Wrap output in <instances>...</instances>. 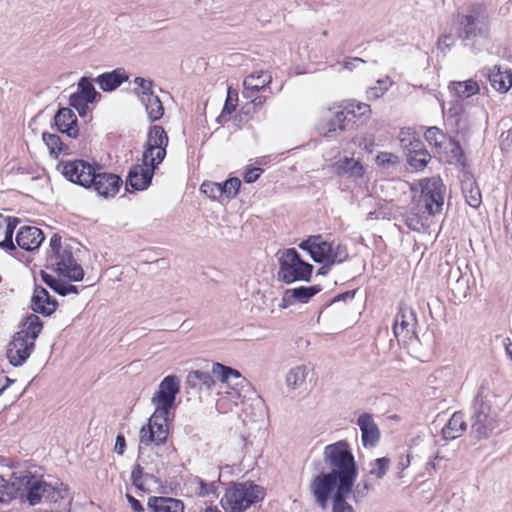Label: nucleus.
<instances>
[{
    "label": "nucleus",
    "instance_id": "f257e3e1",
    "mask_svg": "<svg viewBox=\"0 0 512 512\" xmlns=\"http://www.w3.org/2000/svg\"><path fill=\"white\" fill-rule=\"evenodd\" d=\"M323 461L329 471H321L313 477L309 486L325 494L340 485H352L358 476L355 457L346 441H337L324 448Z\"/></svg>",
    "mask_w": 512,
    "mask_h": 512
},
{
    "label": "nucleus",
    "instance_id": "f03ea898",
    "mask_svg": "<svg viewBox=\"0 0 512 512\" xmlns=\"http://www.w3.org/2000/svg\"><path fill=\"white\" fill-rule=\"evenodd\" d=\"M457 39L474 54L488 49L490 18L484 5L474 3L459 10L455 17Z\"/></svg>",
    "mask_w": 512,
    "mask_h": 512
},
{
    "label": "nucleus",
    "instance_id": "7ed1b4c3",
    "mask_svg": "<svg viewBox=\"0 0 512 512\" xmlns=\"http://www.w3.org/2000/svg\"><path fill=\"white\" fill-rule=\"evenodd\" d=\"M497 398L484 380L469 408L471 435L478 441L490 437L500 425L501 408L496 404Z\"/></svg>",
    "mask_w": 512,
    "mask_h": 512
},
{
    "label": "nucleus",
    "instance_id": "20e7f679",
    "mask_svg": "<svg viewBox=\"0 0 512 512\" xmlns=\"http://www.w3.org/2000/svg\"><path fill=\"white\" fill-rule=\"evenodd\" d=\"M265 489L252 482L237 483L226 489L221 505L226 512H244L250 506L262 501Z\"/></svg>",
    "mask_w": 512,
    "mask_h": 512
},
{
    "label": "nucleus",
    "instance_id": "39448f33",
    "mask_svg": "<svg viewBox=\"0 0 512 512\" xmlns=\"http://www.w3.org/2000/svg\"><path fill=\"white\" fill-rule=\"evenodd\" d=\"M277 279L285 284L297 281L309 282L314 266L302 259L295 248L286 249L279 257Z\"/></svg>",
    "mask_w": 512,
    "mask_h": 512
},
{
    "label": "nucleus",
    "instance_id": "423d86ee",
    "mask_svg": "<svg viewBox=\"0 0 512 512\" xmlns=\"http://www.w3.org/2000/svg\"><path fill=\"white\" fill-rule=\"evenodd\" d=\"M356 124L354 108L339 111L329 110L317 124L318 133L326 138H336L341 133L353 130Z\"/></svg>",
    "mask_w": 512,
    "mask_h": 512
},
{
    "label": "nucleus",
    "instance_id": "0eeeda50",
    "mask_svg": "<svg viewBox=\"0 0 512 512\" xmlns=\"http://www.w3.org/2000/svg\"><path fill=\"white\" fill-rule=\"evenodd\" d=\"M169 415L170 411L155 409L148 419V423L140 429V443L145 446L152 444L160 446L166 443L169 434Z\"/></svg>",
    "mask_w": 512,
    "mask_h": 512
},
{
    "label": "nucleus",
    "instance_id": "6e6552de",
    "mask_svg": "<svg viewBox=\"0 0 512 512\" xmlns=\"http://www.w3.org/2000/svg\"><path fill=\"white\" fill-rule=\"evenodd\" d=\"M352 485H340L331 488L328 493H322L316 490V486H309V491L313 496L315 504L325 509L331 502V512H355L353 506L348 503Z\"/></svg>",
    "mask_w": 512,
    "mask_h": 512
},
{
    "label": "nucleus",
    "instance_id": "1a4fd4ad",
    "mask_svg": "<svg viewBox=\"0 0 512 512\" xmlns=\"http://www.w3.org/2000/svg\"><path fill=\"white\" fill-rule=\"evenodd\" d=\"M46 261V267L48 269L70 281H81L84 277V270L82 266L77 263L70 247L56 252V254H48Z\"/></svg>",
    "mask_w": 512,
    "mask_h": 512
},
{
    "label": "nucleus",
    "instance_id": "9d476101",
    "mask_svg": "<svg viewBox=\"0 0 512 512\" xmlns=\"http://www.w3.org/2000/svg\"><path fill=\"white\" fill-rule=\"evenodd\" d=\"M421 194L418 206L431 215L442 211L444 204V184L440 178H426L420 181Z\"/></svg>",
    "mask_w": 512,
    "mask_h": 512
},
{
    "label": "nucleus",
    "instance_id": "9b49d317",
    "mask_svg": "<svg viewBox=\"0 0 512 512\" xmlns=\"http://www.w3.org/2000/svg\"><path fill=\"white\" fill-rule=\"evenodd\" d=\"M99 164L83 160L74 159L69 161H60L57 164V170L71 183L89 188V178H92Z\"/></svg>",
    "mask_w": 512,
    "mask_h": 512
},
{
    "label": "nucleus",
    "instance_id": "f8f14e48",
    "mask_svg": "<svg viewBox=\"0 0 512 512\" xmlns=\"http://www.w3.org/2000/svg\"><path fill=\"white\" fill-rule=\"evenodd\" d=\"M180 391V381L176 375L166 376L159 384L151 402L159 411H170L175 406L176 396Z\"/></svg>",
    "mask_w": 512,
    "mask_h": 512
},
{
    "label": "nucleus",
    "instance_id": "ddd939ff",
    "mask_svg": "<svg viewBox=\"0 0 512 512\" xmlns=\"http://www.w3.org/2000/svg\"><path fill=\"white\" fill-rule=\"evenodd\" d=\"M102 167L95 170L92 178H89L90 190L95 191L99 196L104 198L114 197L123 184L121 177L114 173L102 172Z\"/></svg>",
    "mask_w": 512,
    "mask_h": 512
},
{
    "label": "nucleus",
    "instance_id": "4468645a",
    "mask_svg": "<svg viewBox=\"0 0 512 512\" xmlns=\"http://www.w3.org/2000/svg\"><path fill=\"white\" fill-rule=\"evenodd\" d=\"M22 334H14L7 346V359L14 367L22 366L35 349V343L22 338Z\"/></svg>",
    "mask_w": 512,
    "mask_h": 512
},
{
    "label": "nucleus",
    "instance_id": "2eb2a0df",
    "mask_svg": "<svg viewBox=\"0 0 512 512\" xmlns=\"http://www.w3.org/2000/svg\"><path fill=\"white\" fill-rule=\"evenodd\" d=\"M215 385V380L209 372L192 370L187 374L185 389L188 394L201 395L210 394Z\"/></svg>",
    "mask_w": 512,
    "mask_h": 512
},
{
    "label": "nucleus",
    "instance_id": "dca6fc26",
    "mask_svg": "<svg viewBox=\"0 0 512 512\" xmlns=\"http://www.w3.org/2000/svg\"><path fill=\"white\" fill-rule=\"evenodd\" d=\"M470 275L460 267H450L447 273V285L456 300L461 301L469 295Z\"/></svg>",
    "mask_w": 512,
    "mask_h": 512
},
{
    "label": "nucleus",
    "instance_id": "f3484780",
    "mask_svg": "<svg viewBox=\"0 0 512 512\" xmlns=\"http://www.w3.org/2000/svg\"><path fill=\"white\" fill-rule=\"evenodd\" d=\"M58 302L49 292L40 285H35L31 298L30 308L44 317L51 316L57 309Z\"/></svg>",
    "mask_w": 512,
    "mask_h": 512
},
{
    "label": "nucleus",
    "instance_id": "a211bd4d",
    "mask_svg": "<svg viewBox=\"0 0 512 512\" xmlns=\"http://www.w3.org/2000/svg\"><path fill=\"white\" fill-rule=\"evenodd\" d=\"M45 239L41 229L36 226H21L16 233V245L28 252L37 250Z\"/></svg>",
    "mask_w": 512,
    "mask_h": 512
},
{
    "label": "nucleus",
    "instance_id": "6ab92c4d",
    "mask_svg": "<svg viewBox=\"0 0 512 512\" xmlns=\"http://www.w3.org/2000/svg\"><path fill=\"white\" fill-rule=\"evenodd\" d=\"M56 130L69 138L76 139L79 135L78 119L71 108H59L54 115Z\"/></svg>",
    "mask_w": 512,
    "mask_h": 512
},
{
    "label": "nucleus",
    "instance_id": "aec40b11",
    "mask_svg": "<svg viewBox=\"0 0 512 512\" xmlns=\"http://www.w3.org/2000/svg\"><path fill=\"white\" fill-rule=\"evenodd\" d=\"M322 290L320 285L299 286L283 292L280 307L287 308L296 303H308Z\"/></svg>",
    "mask_w": 512,
    "mask_h": 512
},
{
    "label": "nucleus",
    "instance_id": "412c9836",
    "mask_svg": "<svg viewBox=\"0 0 512 512\" xmlns=\"http://www.w3.org/2000/svg\"><path fill=\"white\" fill-rule=\"evenodd\" d=\"M146 143L157 149L154 160H151L152 163L161 164L166 157V149L169 143V138L165 129L160 125L150 126L147 133Z\"/></svg>",
    "mask_w": 512,
    "mask_h": 512
},
{
    "label": "nucleus",
    "instance_id": "4be33fe9",
    "mask_svg": "<svg viewBox=\"0 0 512 512\" xmlns=\"http://www.w3.org/2000/svg\"><path fill=\"white\" fill-rule=\"evenodd\" d=\"M357 425L361 431L362 444L366 448H373L380 441V430L369 413L361 414L357 419Z\"/></svg>",
    "mask_w": 512,
    "mask_h": 512
},
{
    "label": "nucleus",
    "instance_id": "5701e85b",
    "mask_svg": "<svg viewBox=\"0 0 512 512\" xmlns=\"http://www.w3.org/2000/svg\"><path fill=\"white\" fill-rule=\"evenodd\" d=\"M154 174L153 168L139 164L133 165L126 177V186H130L135 191L146 190L151 185Z\"/></svg>",
    "mask_w": 512,
    "mask_h": 512
},
{
    "label": "nucleus",
    "instance_id": "b1692460",
    "mask_svg": "<svg viewBox=\"0 0 512 512\" xmlns=\"http://www.w3.org/2000/svg\"><path fill=\"white\" fill-rule=\"evenodd\" d=\"M432 216L426 210L416 205L405 215V224L413 231L426 232L431 225Z\"/></svg>",
    "mask_w": 512,
    "mask_h": 512
},
{
    "label": "nucleus",
    "instance_id": "393cba45",
    "mask_svg": "<svg viewBox=\"0 0 512 512\" xmlns=\"http://www.w3.org/2000/svg\"><path fill=\"white\" fill-rule=\"evenodd\" d=\"M417 324V318L415 311L407 306H400L399 311L396 314L393 331L396 337L399 336L400 330L401 332L406 331L407 333H414V328Z\"/></svg>",
    "mask_w": 512,
    "mask_h": 512
},
{
    "label": "nucleus",
    "instance_id": "a878e982",
    "mask_svg": "<svg viewBox=\"0 0 512 512\" xmlns=\"http://www.w3.org/2000/svg\"><path fill=\"white\" fill-rule=\"evenodd\" d=\"M272 81V77L263 71H257L247 76L243 81V94L246 98H251L260 90L266 88Z\"/></svg>",
    "mask_w": 512,
    "mask_h": 512
},
{
    "label": "nucleus",
    "instance_id": "bb28decb",
    "mask_svg": "<svg viewBox=\"0 0 512 512\" xmlns=\"http://www.w3.org/2000/svg\"><path fill=\"white\" fill-rule=\"evenodd\" d=\"M124 69L117 68L110 72L100 74L95 81L104 92H112L128 80Z\"/></svg>",
    "mask_w": 512,
    "mask_h": 512
},
{
    "label": "nucleus",
    "instance_id": "cd10ccee",
    "mask_svg": "<svg viewBox=\"0 0 512 512\" xmlns=\"http://www.w3.org/2000/svg\"><path fill=\"white\" fill-rule=\"evenodd\" d=\"M147 506L150 512H184L183 502L172 497H150Z\"/></svg>",
    "mask_w": 512,
    "mask_h": 512
},
{
    "label": "nucleus",
    "instance_id": "c85d7f7f",
    "mask_svg": "<svg viewBox=\"0 0 512 512\" xmlns=\"http://www.w3.org/2000/svg\"><path fill=\"white\" fill-rule=\"evenodd\" d=\"M467 429L464 414L461 411L453 413L448 422L442 428V436L445 440H454L460 437Z\"/></svg>",
    "mask_w": 512,
    "mask_h": 512
},
{
    "label": "nucleus",
    "instance_id": "c756f323",
    "mask_svg": "<svg viewBox=\"0 0 512 512\" xmlns=\"http://www.w3.org/2000/svg\"><path fill=\"white\" fill-rule=\"evenodd\" d=\"M21 330L15 334H22V338L35 343L43 329V322L34 313L27 315L20 324Z\"/></svg>",
    "mask_w": 512,
    "mask_h": 512
},
{
    "label": "nucleus",
    "instance_id": "7c9ffc66",
    "mask_svg": "<svg viewBox=\"0 0 512 512\" xmlns=\"http://www.w3.org/2000/svg\"><path fill=\"white\" fill-rule=\"evenodd\" d=\"M132 484L142 492H150L151 484H159L160 480L151 472H145L140 464H135L131 472Z\"/></svg>",
    "mask_w": 512,
    "mask_h": 512
},
{
    "label": "nucleus",
    "instance_id": "2f4dec72",
    "mask_svg": "<svg viewBox=\"0 0 512 512\" xmlns=\"http://www.w3.org/2000/svg\"><path fill=\"white\" fill-rule=\"evenodd\" d=\"M33 474L30 472H20L19 475L13 473L11 477L13 499H19L22 502L26 501L27 494L32 484Z\"/></svg>",
    "mask_w": 512,
    "mask_h": 512
},
{
    "label": "nucleus",
    "instance_id": "473e14b6",
    "mask_svg": "<svg viewBox=\"0 0 512 512\" xmlns=\"http://www.w3.org/2000/svg\"><path fill=\"white\" fill-rule=\"evenodd\" d=\"M491 86L498 92L506 93L512 86L510 70L501 71L500 66H494L488 74Z\"/></svg>",
    "mask_w": 512,
    "mask_h": 512
},
{
    "label": "nucleus",
    "instance_id": "72a5a7b5",
    "mask_svg": "<svg viewBox=\"0 0 512 512\" xmlns=\"http://www.w3.org/2000/svg\"><path fill=\"white\" fill-rule=\"evenodd\" d=\"M462 193L470 207L476 209L481 205V192L472 175H465V179L462 181Z\"/></svg>",
    "mask_w": 512,
    "mask_h": 512
},
{
    "label": "nucleus",
    "instance_id": "f704fd0d",
    "mask_svg": "<svg viewBox=\"0 0 512 512\" xmlns=\"http://www.w3.org/2000/svg\"><path fill=\"white\" fill-rule=\"evenodd\" d=\"M336 174L339 176H349L361 178L364 174V168L361 163L354 158L344 157L335 164Z\"/></svg>",
    "mask_w": 512,
    "mask_h": 512
},
{
    "label": "nucleus",
    "instance_id": "c9c22d12",
    "mask_svg": "<svg viewBox=\"0 0 512 512\" xmlns=\"http://www.w3.org/2000/svg\"><path fill=\"white\" fill-rule=\"evenodd\" d=\"M6 221L3 223L2 240L0 248L7 251H15L16 244L13 241V235L16 227L20 223V219L12 216H5Z\"/></svg>",
    "mask_w": 512,
    "mask_h": 512
},
{
    "label": "nucleus",
    "instance_id": "e433bc0d",
    "mask_svg": "<svg viewBox=\"0 0 512 512\" xmlns=\"http://www.w3.org/2000/svg\"><path fill=\"white\" fill-rule=\"evenodd\" d=\"M449 89L455 94L457 99L464 100L479 93L480 87L476 81L468 79L465 81L451 82Z\"/></svg>",
    "mask_w": 512,
    "mask_h": 512
},
{
    "label": "nucleus",
    "instance_id": "4c0bfd02",
    "mask_svg": "<svg viewBox=\"0 0 512 512\" xmlns=\"http://www.w3.org/2000/svg\"><path fill=\"white\" fill-rule=\"evenodd\" d=\"M42 139L49 149L50 156L53 158H58L61 153L65 155L70 154V147L61 140L59 135L44 132Z\"/></svg>",
    "mask_w": 512,
    "mask_h": 512
},
{
    "label": "nucleus",
    "instance_id": "58836bf2",
    "mask_svg": "<svg viewBox=\"0 0 512 512\" xmlns=\"http://www.w3.org/2000/svg\"><path fill=\"white\" fill-rule=\"evenodd\" d=\"M144 98V101H141V103L145 106V110L150 122H156L160 120L164 114V107L160 98L155 94L149 96L148 98Z\"/></svg>",
    "mask_w": 512,
    "mask_h": 512
},
{
    "label": "nucleus",
    "instance_id": "ea45409f",
    "mask_svg": "<svg viewBox=\"0 0 512 512\" xmlns=\"http://www.w3.org/2000/svg\"><path fill=\"white\" fill-rule=\"evenodd\" d=\"M81 98H85L86 102L94 103L101 98V94L96 91L91 78L83 76L78 81V91L73 93Z\"/></svg>",
    "mask_w": 512,
    "mask_h": 512
},
{
    "label": "nucleus",
    "instance_id": "a19ab883",
    "mask_svg": "<svg viewBox=\"0 0 512 512\" xmlns=\"http://www.w3.org/2000/svg\"><path fill=\"white\" fill-rule=\"evenodd\" d=\"M302 250L307 252L314 262L324 263L325 261H330L332 243H320V245H315L311 248H305Z\"/></svg>",
    "mask_w": 512,
    "mask_h": 512
},
{
    "label": "nucleus",
    "instance_id": "79ce46f5",
    "mask_svg": "<svg viewBox=\"0 0 512 512\" xmlns=\"http://www.w3.org/2000/svg\"><path fill=\"white\" fill-rule=\"evenodd\" d=\"M46 482L41 478L33 475L32 484H30V488L27 494V498L25 502H28L29 505L34 506L38 504L43 498V493H45Z\"/></svg>",
    "mask_w": 512,
    "mask_h": 512
},
{
    "label": "nucleus",
    "instance_id": "37998d69",
    "mask_svg": "<svg viewBox=\"0 0 512 512\" xmlns=\"http://www.w3.org/2000/svg\"><path fill=\"white\" fill-rule=\"evenodd\" d=\"M68 496V487L64 483H56L52 485L46 482L45 493L43 498L50 502H57L60 499H65Z\"/></svg>",
    "mask_w": 512,
    "mask_h": 512
},
{
    "label": "nucleus",
    "instance_id": "c03bdc74",
    "mask_svg": "<svg viewBox=\"0 0 512 512\" xmlns=\"http://www.w3.org/2000/svg\"><path fill=\"white\" fill-rule=\"evenodd\" d=\"M307 376L306 366H297L292 368L286 375V384L288 387L295 389L304 383Z\"/></svg>",
    "mask_w": 512,
    "mask_h": 512
},
{
    "label": "nucleus",
    "instance_id": "a18cd8bd",
    "mask_svg": "<svg viewBox=\"0 0 512 512\" xmlns=\"http://www.w3.org/2000/svg\"><path fill=\"white\" fill-rule=\"evenodd\" d=\"M134 84L137 85V89L134 93L137 95L140 101H144V97H149L154 94L153 86L154 82L151 79H145L143 77H135L133 80Z\"/></svg>",
    "mask_w": 512,
    "mask_h": 512
},
{
    "label": "nucleus",
    "instance_id": "49530a36",
    "mask_svg": "<svg viewBox=\"0 0 512 512\" xmlns=\"http://www.w3.org/2000/svg\"><path fill=\"white\" fill-rule=\"evenodd\" d=\"M390 465V459L388 457H381L370 462L369 476H374L376 479H382Z\"/></svg>",
    "mask_w": 512,
    "mask_h": 512
},
{
    "label": "nucleus",
    "instance_id": "de8ad7c7",
    "mask_svg": "<svg viewBox=\"0 0 512 512\" xmlns=\"http://www.w3.org/2000/svg\"><path fill=\"white\" fill-rule=\"evenodd\" d=\"M406 160L410 167L420 171L427 166L431 160V155L429 152L406 153Z\"/></svg>",
    "mask_w": 512,
    "mask_h": 512
},
{
    "label": "nucleus",
    "instance_id": "09e8293b",
    "mask_svg": "<svg viewBox=\"0 0 512 512\" xmlns=\"http://www.w3.org/2000/svg\"><path fill=\"white\" fill-rule=\"evenodd\" d=\"M40 277L41 280L55 293H57L60 296H63L64 288H65V280H62L60 278H56L55 276L47 273L44 270L40 271Z\"/></svg>",
    "mask_w": 512,
    "mask_h": 512
},
{
    "label": "nucleus",
    "instance_id": "8fccbe9b",
    "mask_svg": "<svg viewBox=\"0 0 512 512\" xmlns=\"http://www.w3.org/2000/svg\"><path fill=\"white\" fill-rule=\"evenodd\" d=\"M352 490L350 492V495L352 496V499L354 502L359 503L361 502L365 497H367L369 491L372 489V485L368 482L367 479H362L357 484L352 483Z\"/></svg>",
    "mask_w": 512,
    "mask_h": 512
},
{
    "label": "nucleus",
    "instance_id": "3c124183",
    "mask_svg": "<svg viewBox=\"0 0 512 512\" xmlns=\"http://www.w3.org/2000/svg\"><path fill=\"white\" fill-rule=\"evenodd\" d=\"M241 181L237 177H230L221 183L222 194L228 199H233L239 193Z\"/></svg>",
    "mask_w": 512,
    "mask_h": 512
},
{
    "label": "nucleus",
    "instance_id": "603ef678",
    "mask_svg": "<svg viewBox=\"0 0 512 512\" xmlns=\"http://www.w3.org/2000/svg\"><path fill=\"white\" fill-rule=\"evenodd\" d=\"M450 145L451 149L449 152L448 162L451 164L456 163L465 166L466 157L460 143L457 140L450 138Z\"/></svg>",
    "mask_w": 512,
    "mask_h": 512
},
{
    "label": "nucleus",
    "instance_id": "864d4df0",
    "mask_svg": "<svg viewBox=\"0 0 512 512\" xmlns=\"http://www.w3.org/2000/svg\"><path fill=\"white\" fill-rule=\"evenodd\" d=\"M391 85V82L389 78L385 79H379L377 81V85L370 87L367 91V99L368 100H376L384 95V93L388 90L389 86Z\"/></svg>",
    "mask_w": 512,
    "mask_h": 512
},
{
    "label": "nucleus",
    "instance_id": "5fc2aeb1",
    "mask_svg": "<svg viewBox=\"0 0 512 512\" xmlns=\"http://www.w3.org/2000/svg\"><path fill=\"white\" fill-rule=\"evenodd\" d=\"M200 191L211 199H218L223 196L221 183L204 181L200 187Z\"/></svg>",
    "mask_w": 512,
    "mask_h": 512
},
{
    "label": "nucleus",
    "instance_id": "6e6d98bb",
    "mask_svg": "<svg viewBox=\"0 0 512 512\" xmlns=\"http://www.w3.org/2000/svg\"><path fill=\"white\" fill-rule=\"evenodd\" d=\"M231 367L223 365L221 363H214L212 367V376L217 378L223 383L232 384L230 379Z\"/></svg>",
    "mask_w": 512,
    "mask_h": 512
},
{
    "label": "nucleus",
    "instance_id": "4d7b16f0",
    "mask_svg": "<svg viewBox=\"0 0 512 512\" xmlns=\"http://www.w3.org/2000/svg\"><path fill=\"white\" fill-rule=\"evenodd\" d=\"M424 137L430 145H434L435 147H441L442 140L445 139V135L435 126L427 128Z\"/></svg>",
    "mask_w": 512,
    "mask_h": 512
},
{
    "label": "nucleus",
    "instance_id": "13d9d810",
    "mask_svg": "<svg viewBox=\"0 0 512 512\" xmlns=\"http://www.w3.org/2000/svg\"><path fill=\"white\" fill-rule=\"evenodd\" d=\"M12 484L11 480L8 481L4 479L2 475H0V504L1 503H9L13 500V492H12Z\"/></svg>",
    "mask_w": 512,
    "mask_h": 512
},
{
    "label": "nucleus",
    "instance_id": "bf43d9fd",
    "mask_svg": "<svg viewBox=\"0 0 512 512\" xmlns=\"http://www.w3.org/2000/svg\"><path fill=\"white\" fill-rule=\"evenodd\" d=\"M85 98L71 94L69 97V106L77 110L80 117H85L88 111V104Z\"/></svg>",
    "mask_w": 512,
    "mask_h": 512
},
{
    "label": "nucleus",
    "instance_id": "052dcab7",
    "mask_svg": "<svg viewBox=\"0 0 512 512\" xmlns=\"http://www.w3.org/2000/svg\"><path fill=\"white\" fill-rule=\"evenodd\" d=\"M154 152L156 153L157 149L145 142L144 151L142 154V164L141 165H143L144 167H147V168H153V171H156V169H158V166L160 164L152 163L151 160L152 159L154 160V158H155Z\"/></svg>",
    "mask_w": 512,
    "mask_h": 512
},
{
    "label": "nucleus",
    "instance_id": "680f3d73",
    "mask_svg": "<svg viewBox=\"0 0 512 512\" xmlns=\"http://www.w3.org/2000/svg\"><path fill=\"white\" fill-rule=\"evenodd\" d=\"M348 250L347 247L343 244H338L336 247L332 246V253L330 261L333 264L343 263L348 259Z\"/></svg>",
    "mask_w": 512,
    "mask_h": 512
},
{
    "label": "nucleus",
    "instance_id": "e2e57ef3",
    "mask_svg": "<svg viewBox=\"0 0 512 512\" xmlns=\"http://www.w3.org/2000/svg\"><path fill=\"white\" fill-rule=\"evenodd\" d=\"M457 36H453L452 34H443L438 38L437 48L442 52L446 53L450 50V48L454 45Z\"/></svg>",
    "mask_w": 512,
    "mask_h": 512
},
{
    "label": "nucleus",
    "instance_id": "0e129e2a",
    "mask_svg": "<svg viewBox=\"0 0 512 512\" xmlns=\"http://www.w3.org/2000/svg\"><path fill=\"white\" fill-rule=\"evenodd\" d=\"M416 137V133L410 129H402L399 134L400 145L406 152L411 144H413V138Z\"/></svg>",
    "mask_w": 512,
    "mask_h": 512
},
{
    "label": "nucleus",
    "instance_id": "69168bd1",
    "mask_svg": "<svg viewBox=\"0 0 512 512\" xmlns=\"http://www.w3.org/2000/svg\"><path fill=\"white\" fill-rule=\"evenodd\" d=\"M320 243H329V242L324 241L322 235H320V234L311 235L299 244V248L301 250L305 249V248H311L312 246L320 245Z\"/></svg>",
    "mask_w": 512,
    "mask_h": 512
},
{
    "label": "nucleus",
    "instance_id": "338daca9",
    "mask_svg": "<svg viewBox=\"0 0 512 512\" xmlns=\"http://www.w3.org/2000/svg\"><path fill=\"white\" fill-rule=\"evenodd\" d=\"M357 291H358L357 289H354V290H349V291H345L343 293L337 294L336 296H334L331 299V301L328 304L325 305V308L330 306L333 303H336V302H340V301L346 302V301L353 300Z\"/></svg>",
    "mask_w": 512,
    "mask_h": 512
},
{
    "label": "nucleus",
    "instance_id": "774afa93",
    "mask_svg": "<svg viewBox=\"0 0 512 512\" xmlns=\"http://www.w3.org/2000/svg\"><path fill=\"white\" fill-rule=\"evenodd\" d=\"M348 108H354L355 110V113H356V118L358 117L359 119L361 118H368L369 114L371 113V109H370V106L366 103H357L356 106H354V104H350Z\"/></svg>",
    "mask_w": 512,
    "mask_h": 512
}]
</instances>
